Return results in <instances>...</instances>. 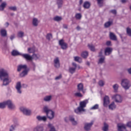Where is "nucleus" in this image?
Wrapping results in <instances>:
<instances>
[{
    "label": "nucleus",
    "mask_w": 131,
    "mask_h": 131,
    "mask_svg": "<svg viewBox=\"0 0 131 131\" xmlns=\"http://www.w3.org/2000/svg\"><path fill=\"white\" fill-rule=\"evenodd\" d=\"M88 103L89 100L88 99L80 102L79 107L75 110V113H77V114H81L82 112H84L85 111L84 108L86 107V104Z\"/></svg>",
    "instance_id": "f257e3e1"
},
{
    "label": "nucleus",
    "mask_w": 131,
    "mask_h": 131,
    "mask_svg": "<svg viewBox=\"0 0 131 131\" xmlns=\"http://www.w3.org/2000/svg\"><path fill=\"white\" fill-rule=\"evenodd\" d=\"M11 55L12 56H13V57H16L17 56H21L24 58V59H26L27 61H32V57L30 56V55L28 54H22L18 50H13L11 52Z\"/></svg>",
    "instance_id": "f03ea898"
},
{
    "label": "nucleus",
    "mask_w": 131,
    "mask_h": 131,
    "mask_svg": "<svg viewBox=\"0 0 131 131\" xmlns=\"http://www.w3.org/2000/svg\"><path fill=\"white\" fill-rule=\"evenodd\" d=\"M22 69H24V71L20 74V77H24L25 76H26L27 75V74L28 73V70L27 69V65L24 64V65H19L17 67V71L18 72H20Z\"/></svg>",
    "instance_id": "7ed1b4c3"
},
{
    "label": "nucleus",
    "mask_w": 131,
    "mask_h": 131,
    "mask_svg": "<svg viewBox=\"0 0 131 131\" xmlns=\"http://www.w3.org/2000/svg\"><path fill=\"white\" fill-rule=\"evenodd\" d=\"M121 85L125 90H128L131 86L130 82L127 79H123L121 81Z\"/></svg>",
    "instance_id": "20e7f679"
},
{
    "label": "nucleus",
    "mask_w": 131,
    "mask_h": 131,
    "mask_svg": "<svg viewBox=\"0 0 131 131\" xmlns=\"http://www.w3.org/2000/svg\"><path fill=\"white\" fill-rule=\"evenodd\" d=\"M112 98L113 100H114L116 103H118V104H120L122 103V101H123L122 97L121 96V95L119 94L114 95L112 97Z\"/></svg>",
    "instance_id": "39448f33"
},
{
    "label": "nucleus",
    "mask_w": 131,
    "mask_h": 131,
    "mask_svg": "<svg viewBox=\"0 0 131 131\" xmlns=\"http://www.w3.org/2000/svg\"><path fill=\"white\" fill-rule=\"evenodd\" d=\"M98 57L99 59L98 61V64L102 65V64H104V63H105V57L103 55V52L102 51V50L99 53Z\"/></svg>",
    "instance_id": "423d86ee"
},
{
    "label": "nucleus",
    "mask_w": 131,
    "mask_h": 131,
    "mask_svg": "<svg viewBox=\"0 0 131 131\" xmlns=\"http://www.w3.org/2000/svg\"><path fill=\"white\" fill-rule=\"evenodd\" d=\"M9 77V74L8 72L6 71V70L4 69H2L0 70V79L3 80V78H5V77Z\"/></svg>",
    "instance_id": "0eeeda50"
},
{
    "label": "nucleus",
    "mask_w": 131,
    "mask_h": 131,
    "mask_svg": "<svg viewBox=\"0 0 131 131\" xmlns=\"http://www.w3.org/2000/svg\"><path fill=\"white\" fill-rule=\"evenodd\" d=\"M59 45L60 46L62 50H66L68 48V44L64 42L63 39L59 40Z\"/></svg>",
    "instance_id": "6e6552de"
},
{
    "label": "nucleus",
    "mask_w": 131,
    "mask_h": 131,
    "mask_svg": "<svg viewBox=\"0 0 131 131\" xmlns=\"http://www.w3.org/2000/svg\"><path fill=\"white\" fill-rule=\"evenodd\" d=\"M20 111L25 114V115H31V111L30 110H28L25 107H21L20 108Z\"/></svg>",
    "instance_id": "1a4fd4ad"
},
{
    "label": "nucleus",
    "mask_w": 131,
    "mask_h": 131,
    "mask_svg": "<svg viewBox=\"0 0 131 131\" xmlns=\"http://www.w3.org/2000/svg\"><path fill=\"white\" fill-rule=\"evenodd\" d=\"M94 124V122L92 121L90 123H85L84 126V129L85 131H90L91 130V128L92 127V125Z\"/></svg>",
    "instance_id": "9d476101"
},
{
    "label": "nucleus",
    "mask_w": 131,
    "mask_h": 131,
    "mask_svg": "<svg viewBox=\"0 0 131 131\" xmlns=\"http://www.w3.org/2000/svg\"><path fill=\"white\" fill-rule=\"evenodd\" d=\"M47 117L50 120L54 119V117H55V113L51 110L49 111L48 113L46 114Z\"/></svg>",
    "instance_id": "9b49d317"
},
{
    "label": "nucleus",
    "mask_w": 131,
    "mask_h": 131,
    "mask_svg": "<svg viewBox=\"0 0 131 131\" xmlns=\"http://www.w3.org/2000/svg\"><path fill=\"white\" fill-rule=\"evenodd\" d=\"M110 103V99L108 96H105L103 98V106L104 107H107L108 104Z\"/></svg>",
    "instance_id": "f8f14e48"
},
{
    "label": "nucleus",
    "mask_w": 131,
    "mask_h": 131,
    "mask_svg": "<svg viewBox=\"0 0 131 131\" xmlns=\"http://www.w3.org/2000/svg\"><path fill=\"white\" fill-rule=\"evenodd\" d=\"M54 64L55 68H60V59L59 57H56L54 59Z\"/></svg>",
    "instance_id": "ddd939ff"
},
{
    "label": "nucleus",
    "mask_w": 131,
    "mask_h": 131,
    "mask_svg": "<svg viewBox=\"0 0 131 131\" xmlns=\"http://www.w3.org/2000/svg\"><path fill=\"white\" fill-rule=\"evenodd\" d=\"M113 50V49L110 47L106 48L104 51V55L105 56H109V55L112 53Z\"/></svg>",
    "instance_id": "4468645a"
},
{
    "label": "nucleus",
    "mask_w": 131,
    "mask_h": 131,
    "mask_svg": "<svg viewBox=\"0 0 131 131\" xmlns=\"http://www.w3.org/2000/svg\"><path fill=\"white\" fill-rule=\"evenodd\" d=\"M77 90L79 91V92H82L83 94H84L85 93V91L83 90V84L82 83H80L77 85Z\"/></svg>",
    "instance_id": "2eb2a0df"
},
{
    "label": "nucleus",
    "mask_w": 131,
    "mask_h": 131,
    "mask_svg": "<svg viewBox=\"0 0 131 131\" xmlns=\"http://www.w3.org/2000/svg\"><path fill=\"white\" fill-rule=\"evenodd\" d=\"M10 82H11V79L9 77H6L3 79V85H8Z\"/></svg>",
    "instance_id": "dca6fc26"
},
{
    "label": "nucleus",
    "mask_w": 131,
    "mask_h": 131,
    "mask_svg": "<svg viewBox=\"0 0 131 131\" xmlns=\"http://www.w3.org/2000/svg\"><path fill=\"white\" fill-rule=\"evenodd\" d=\"M16 89L17 91V93H18V94H21V93H22V92L21 91V88H22V86H21V82H18L16 83V85L15 86Z\"/></svg>",
    "instance_id": "f3484780"
},
{
    "label": "nucleus",
    "mask_w": 131,
    "mask_h": 131,
    "mask_svg": "<svg viewBox=\"0 0 131 131\" xmlns=\"http://www.w3.org/2000/svg\"><path fill=\"white\" fill-rule=\"evenodd\" d=\"M0 34L3 37H6L8 35L7 30L6 29H1L0 31Z\"/></svg>",
    "instance_id": "a211bd4d"
},
{
    "label": "nucleus",
    "mask_w": 131,
    "mask_h": 131,
    "mask_svg": "<svg viewBox=\"0 0 131 131\" xmlns=\"http://www.w3.org/2000/svg\"><path fill=\"white\" fill-rule=\"evenodd\" d=\"M33 131H43V126L39 125L35 127Z\"/></svg>",
    "instance_id": "6ab92c4d"
},
{
    "label": "nucleus",
    "mask_w": 131,
    "mask_h": 131,
    "mask_svg": "<svg viewBox=\"0 0 131 131\" xmlns=\"http://www.w3.org/2000/svg\"><path fill=\"white\" fill-rule=\"evenodd\" d=\"M36 118L39 121H47V117L46 116H38Z\"/></svg>",
    "instance_id": "aec40b11"
},
{
    "label": "nucleus",
    "mask_w": 131,
    "mask_h": 131,
    "mask_svg": "<svg viewBox=\"0 0 131 131\" xmlns=\"http://www.w3.org/2000/svg\"><path fill=\"white\" fill-rule=\"evenodd\" d=\"M56 4L58 9H61L63 7V0H56Z\"/></svg>",
    "instance_id": "412c9836"
},
{
    "label": "nucleus",
    "mask_w": 131,
    "mask_h": 131,
    "mask_svg": "<svg viewBox=\"0 0 131 131\" xmlns=\"http://www.w3.org/2000/svg\"><path fill=\"white\" fill-rule=\"evenodd\" d=\"M118 130L119 131H127L125 128V125L121 124L118 126Z\"/></svg>",
    "instance_id": "4be33fe9"
},
{
    "label": "nucleus",
    "mask_w": 131,
    "mask_h": 131,
    "mask_svg": "<svg viewBox=\"0 0 131 131\" xmlns=\"http://www.w3.org/2000/svg\"><path fill=\"white\" fill-rule=\"evenodd\" d=\"M38 23H39V21H38V19H37V18H34L33 19L32 24L33 26H34L35 27L38 26Z\"/></svg>",
    "instance_id": "5701e85b"
},
{
    "label": "nucleus",
    "mask_w": 131,
    "mask_h": 131,
    "mask_svg": "<svg viewBox=\"0 0 131 131\" xmlns=\"http://www.w3.org/2000/svg\"><path fill=\"white\" fill-rule=\"evenodd\" d=\"M69 119L72 122L73 125H76L77 124V121H75V119H74V117H73V116H70Z\"/></svg>",
    "instance_id": "b1692460"
},
{
    "label": "nucleus",
    "mask_w": 131,
    "mask_h": 131,
    "mask_svg": "<svg viewBox=\"0 0 131 131\" xmlns=\"http://www.w3.org/2000/svg\"><path fill=\"white\" fill-rule=\"evenodd\" d=\"M110 37L112 40H117V37L112 32L110 33Z\"/></svg>",
    "instance_id": "393cba45"
},
{
    "label": "nucleus",
    "mask_w": 131,
    "mask_h": 131,
    "mask_svg": "<svg viewBox=\"0 0 131 131\" xmlns=\"http://www.w3.org/2000/svg\"><path fill=\"white\" fill-rule=\"evenodd\" d=\"M112 24H113V20L107 21L104 24V27L105 28H108V27H110Z\"/></svg>",
    "instance_id": "a878e982"
},
{
    "label": "nucleus",
    "mask_w": 131,
    "mask_h": 131,
    "mask_svg": "<svg viewBox=\"0 0 131 131\" xmlns=\"http://www.w3.org/2000/svg\"><path fill=\"white\" fill-rule=\"evenodd\" d=\"M83 7L84 9H90L91 7V3L88 1L85 2L83 4Z\"/></svg>",
    "instance_id": "bb28decb"
},
{
    "label": "nucleus",
    "mask_w": 131,
    "mask_h": 131,
    "mask_svg": "<svg viewBox=\"0 0 131 131\" xmlns=\"http://www.w3.org/2000/svg\"><path fill=\"white\" fill-rule=\"evenodd\" d=\"M108 108L110 110H114V109L116 108V105H115L114 102H113L110 104V105L108 106Z\"/></svg>",
    "instance_id": "cd10ccee"
},
{
    "label": "nucleus",
    "mask_w": 131,
    "mask_h": 131,
    "mask_svg": "<svg viewBox=\"0 0 131 131\" xmlns=\"http://www.w3.org/2000/svg\"><path fill=\"white\" fill-rule=\"evenodd\" d=\"M51 100H52V96L51 95L47 96L43 98V101H45V102H50V101H51Z\"/></svg>",
    "instance_id": "c85d7f7f"
},
{
    "label": "nucleus",
    "mask_w": 131,
    "mask_h": 131,
    "mask_svg": "<svg viewBox=\"0 0 131 131\" xmlns=\"http://www.w3.org/2000/svg\"><path fill=\"white\" fill-rule=\"evenodd\" d=\"M63 18L61 16H56L53 18L54 21H56V22H60Z\"/></svg>",
    "instance_id": "c756f323"
},
{
    "label": "nucleus",
    "mask_w": 131,
    "mask_h": 131,
    "mask_svg": "<svg viewBox=\"0 0 131 131\" xmlns=\"http://www.w3.org/2000/svg\"><path fill=\"white\" fill-rule=\"evenodd\" d=\"M7 6V3L6 2H3L0 5V11H4L5 7Z\"/></svg>",
    "instance_id": "7c9ffc66"
},
{
    "label": "nucleus",
    "mask_w": 131,
    "mask_h": 131,
    "mask_svg": "<svg viewBox=\"0 0 131 131\" xmlns=\"http://www.w3.org/2000/svg\"><path fill=\"white\" fill-rule=\"evenodd\" d=\"M43 110L46 114L49 112L51 111V110L49 108L48 105H45L43 108Z\"/></svg>",
    "instance_id": "2f4dec72"
},
{
    "label": "nucleus",
    "mask_w": 131,
    "mask_h": 131,
    "mask_svg": "<svg viewBox=\"0 0 131 131\" xmlns=\"http://www.w3.org/2000/svg\"><path fill=\"white\" fill-rule=\"evenodd\" d=\"M89 56V52L88 51L83 52L81 54V57L85 59Z\"/></svg>",
    "instance_id": "473e14b6"
},
{
    "label": "nucleus",
    "mask_w": 131,
    "mask_h": 131,
    "mask_svg": "<svg viewBox=\"0 0 131 131\" xmlns=\"http://www.w3.org/2000/svg\"><path fill=\"white\" fill-rule=\"evenodd\" d=\"M31 57L32 58V60L33 59H34L35 60H37L38 59H39V57H40V56L38 54H33L32 56Z\"/></svg>",
    "instance_id": "72a5a7b5"
},
{
    "label": "nucleus",
    "mask_w": 131,
    "mask_h": 131,
    "mask_svg": "<svg viewBox=\"0 0 131 131\" xmlns=\"http://www.w3.org/2000/svg\"><path fill=\"white\" fill-rule=\"evenodd\" d=\"M108 124L106 123H104V126L102 127V130H103V131H108Z\"/></svg>",
    "instance_id": "f704fd0d"
},
{
    "label": "nucleus",
    "mask_w": 131,
    "mask_h": 131,
    "mask_svg": "<svg viewBox=\"0 0 131 131\" xmlns=\"http://www.w3.org/2000/svg\"><path fill=\"white\" fill-rule=\"evenodd\" d=\"M74 60L76 61V62H78V63H81V58L78 57V56H75L74 57Z\"/></svg>",
    "instance_id": "c9c22d12"
},
{
    "label": "nucleus",
    "mask_w": 131,
    "mask_h": 131,
    "mask_svg": "<svg viewBox=\"0 0 131 131\" xmlns=\"http://www.w3.org/2000/svg\"><path fill=\"white\" fill-rule=\"evenodd\" d=\"M113 88L114 89V92L116 93L117 91L118 90V88H119V85H118V84H115L113 86Z\"/></svg>",
    "instance_id": "e433bc0d"
},
{
    "label": "nucleus",
    "mask_w": 131,
    "mask_h": 131,
    "mask_svg": "<svg viewBox=\"0 0 131 131\" xmlns=\"http://www.w3.org/2000/svg\"><path fill=\"white\" fill-rule=\"evenodd\" d=\"M8 108H9V109L10 110H14V109L16 108V106H15V104H14V103L12 102L10 105L8 106Z\"/></svg>",
    "instance_id": "4c0bfd02"
},
{
    "label": "nucleus",
    "mask_w": 131,
    "mask_h": 131,
    "mask_svg": "<svg viewBox=\"0 0 131 131\" xmlns=\"http://www.w3.org/2000/svg\"><path fill=\"white\" fill-rule=\"evenodd\" d=\"M97 4L99 7H103V4L104 3L103 0H97Z\"/></svg>",
    "instance_id": "58836bf2"
},
{
    "label": "nucleus",
    "mask_w": 131,
    "mask_h": 131,
    "mask_svg": "<svg viewBox=\"0 0 131 131\" xmlns=\"http://www.w3.org/2000/svg\"><path fill=\"white\" fill-rule=\"evenodd\" d=\"M75 70H76V68H69V72L71 73V74H73L74 72H75Z\"/></svg>",
    "instance_id": "ea45409f"
},
{
    "label": "nucleus",
    "mask_w": 131,
    "mask_h": 131,
    "mask_svg": "<svg viewBox=\"0 0 131 131\" xmlns=\"http://www.w3.org/2000/svg\"><path fill=\"white\" fill-rule=\"evenodd\" d=\"M17 36L18 37L22 38L23 36H24V32L22 31H19L17 33Z\"/></svg>",
    "instance_id": "a19ab883"
},
{
    "label": "nucleus",
    "mask_w": 131,
    "mask_h": 131,
    "mask_svg": "<svg viewBox=\"0 0 131 131\" xmlns=\"http://www.w3.org/2000/svg\"><path fill=\"white\" fill-rule=\"evenodd\" d=\"M9 9L14 12L17 11V7L16 6H10L9 7Z\"/></svg>",
    "instance_id": "79ce46f5"
},
{
    "label": "nucleus",
    "mask_w": 131,
    "mask_h": 131,
    "mask_svg": "<svg viewBox=\"0 0 131 131\" xmlns=\"http://www.w3.org/2000/svg\"><path fill=\"white\" fill-rule=\"evenodd\" d=\"M0 108L1 109H4L6 108V102L4 101L2 103H0Z\"/></svg>",
    "instance_id": "37998d69"
},
{
    "label": "nucleus",
    "mask_w": 131,
    "mask_h": 131,
    "mask_svg": "<svg viewBox=\"0 0 131 131\" xmlns=\"http://www.w3.org/2000/svg\"><path fill=\"white\" fill-rule=\"evenodd\" d=\"M88 47L92 52H95V47L93 45H88Z\"/></svg>",
    "instance_id": "c03bdc74"
},
{
    "label": "nucleus",
    "mask_w": 131,
    "mask_h": 131,
    "mask_svg": "<svg viewBox=\"0 0 131 131\" xmlns=\"http://www.w3.org/2000/svg\"><path fill=\"white\" fill-rule=\"evenodd\" d=\"M126 33L129 36L131 37V29L130 28H126Z\"/></svg>",
    "instance_id": "a18cd8bd"
},
{
    "label": "nucleus",
    "mask_w": 131,
    "mask_h": 131,
    "mask_svg": "<svg viewBox=\"0 0 131 131\" xmlns=\"http://www.w3.org/2000/svg\"><path fill=\"white\" fill-rule=\"evenodd\" d=\"M81 14L80 13H77L75 15V18H77L78 20H80L81 19Z\"/></svg>",
    "instance_id": "49530a36"
},
{
    "label": "nucleus",
    "mask_w": 131,
    "mask_h": 131,
    "mask_svg": "<svg viewBox=\"0 0 131 131\" xmlns=\"http://www.w3.org/2000/svg\"><path fill=\"white\" fill-rule=\"evenodd\" d=\"M99 109V104H96L91 108V110H96Z\"/></svg>",
    "instance_id": "de8ad7c7"
},
{
    "label": "nucleus",
    "mask_w": 131,
    "mask_h": 131,
    "mask_svg": "<svg viewBox=\"0 0 131 131\" xmlns=\"http://www.w3.org/2000/svg\"><path fill=\"white\" fill-rule=\"evenodd\" d=\"M13 102H12L11 100H7V101H5V105L6 106H8V107L9 106H10Z\"/></svg>",
    "instance_id": "09e8293b"
},
{
    "label": "nucleus",
    "mask_w": 131,
    "mask_h": 131,
    "mask_svg": "<svg viewBox=\"0 0 131 131\" xmlns=\"http://www.w3.org/2000/svg\"><path fill=\"white\" fill-rule=\"evenodd\" d=\"M75 97H78L79 98H82V94L79 92H77L74 94Z\"/></svg>",
    "instance_id": "8fccbe9b"
},
{
    "label": "nucleus",
    "mask_w": 131,
    "mask_h": 131,
    "mask_svg": "<svg viewBox=\"0 0 131 131\" xmlns=\"http://www.w3.org/2000/svg\"><path fill=\"white\" fill-rule=\"evenodd\" d=\"M28 52H29L30 53H34V52H35V49L33 48H28Z\"/></svg>",
    "instance_id": "3c124183"
},
{
    "label": "nucleus",
    "mask_w": 131,
    "mask_h": 131,
    "mask_svg": "<svg viewBox=\"0 0 131 131\" xmlns=\"http://www.w3.org/2000/svg\"><path fill=\"white\" fill-rule=\"evenodd\" d=\"M98 84L100 86H104V84H105V83L104 82V81L100 80L98 82Z\"/></svg>",
    "instance_id": "603ef678"
},
{
    "label": "nucleus",
    "mask_w": 131,
    "mask_h": 131,
    "mask_svg": "<svg viewBox=\"0 0 131 131\" xmlns=\"http://www.w3.org/2000/svg\"><path fill=\"white\" fill-rule=\"evenodd\" d=\"M52 37H53V36L52 35V34H48L46 36V38L48 40H51V39L52 38Z\"/></svg>",
    "instance_id": "864d4df0"
},
{
    "label": "nucleus",
    "mask_w": 131,
    "mask_h": 131,
    "mask_svg": "<svg viewBox=\"0 0 131 131\" xmlns=\"http://www.w3.org/2000/svg\"><path fill=\"white\" fill-rule=\"evenodd\" d=\"M110 12L114 15H116L117 14V11H116V10H112L110 11Z\"/></svg>",
    "instance_id": "5fc2aeb1"
},
{
    "label": "nucleus",
    "mask_w": 131,
    "mask_h": 131,
    "mask_svg": "<svg viewBox=\"0 0 131 131\" xmlns=\"http://www.w3.org/2000/svg\"><path fill=\"white\" fill-rule=\"evenodd\" d=\"M14 130H15V126H14V125H12L10 126L9 131H14Z\"/></svg>",
    "instance_id": "6e6d98bb"
},
{
    "label": "nucleus",
    "mask_w": 131,
    "mask_h": 131,
    "mask_svg": "<svg viewBox=\"0 0 131 131\" xmlns=\"http://www.w3.org/2000/svg\"><path fill=\"white\" fill-rule=\"evenodd\" d=\"M61 78H62V75H59L55 78V80H59V79H61Z\"/></svg>",
    "instance_id": "4d7b16f0"
},
{
    "label": "nucleus",
    "mask_w": 131,
    "mask_h": 131,
    "mask_svg": "<svg viewBox=\"0 0 131 131\" xmlns=\"http://www.w3.org/2000/svg\"><path fill=\"white\" fill-rule=\"evenodd\" d=\"M10 38L11 40H13V39L14 38H15V34L11 35L10 37Z\"/></svg>",
    "instance_id": "13d9d810"
},
{
    "label": "nucleus",
    "mask_w": 131,
    "mask_h": 131,
    "mask_svg": "<svg viewBox=\"0 0 131 131\" xmlns=\"http://www.w3.org/2000/svg\"><path fill=\"white\" fill-rule=\"evenodd\" d=\"M63 28H64V29H68V25H67L66 24H63Z\"/></svg>",
    "instance_id": "bf43d9fd"
},
{
    "label": "nucleus",
    "mask_w": 131,
    "mask_h": 131,
    "mask_svg": "<svg viewBox=\"0 0 131 131\" xmlns=\"http://www.w3.org/2000/svg\"><path fill=\"white\" fill-rule=\"evenodd\" d=\"M126 125H127V126H128V127H130V128H131V121L127 123Z\"/></svg>",
    "instance_id": "052dcab7"
},
{
    "label": "nucleus",
    "mask_w": 131,
    "mask_h": 131,
    "mask_svg": "<svg viewBox=\"0 0 131 131\" xmlns=\"http://www.w3.org/2000/svg\"><path fill=\"white\" fill-rule=\"evenodd\" d=\"M106 46H111V41H107L106 43Z\"/></svg>",
    "instance_id": "680f3d73"
},
{
    "label": "nucleus",
    "mask_w": 131,
    "mask_h": 131,
    "mask_svg": "<svg viewBox=\"0 0 131 131\" xmlns=\"http://www.w3.org/2000/svg\"><path fill=\"white\" fill-rule=\"evenodd\" d=\"M127 71L128 73L129 74L131 75V68L127 69Z\"/></svg>",
    "instance_id": "e2e57ef3"
},
{
    "label": "nucleus",
    "mask_w": 131,
    "mask_h": 131,
    "mask_svg": "<svg viewBox=\"0 0 131 131\" xmlns=\"http://www.w3.org/2000/svg\"><path fill=\"white\" fill-rule=\"evenodd\" d=\"M122 4H126V3L127 2L126 0H121V1Z\"/></svg>",
    "instance_id": "0e129e2a"
},
{
    "label": "nucleus",
    "mask_w": 131,
    "mask_h": 131,
    "mask_svg": "<svg viewBox=\"0 0 131 131\" xmlns=\"http://www.w3.org/2000/svg\"><path fill=\"white\" fill-rule=\"evenodd\" d=\"M72 65H73V66H74L75 68H76V67H77V64H76V63L73 62Z\"/></svg>",
    "instance_id": "69168bd1"
},
{
    "label": "nucleus",
    "mask_w": 131,
    "mask_h": 131,
    "mask_svg": "<svg viewBox=\"0 0 131 131\" xmlns=\"http://www.w3.org/2000/svg\"><path fill=\"white\" fill-rule=\"evenodd\" d=\"M76 29H77V30L79 31V30H80V29H81V28H80V27H79V26H78L76 27Z\"/></svg>",
    "instance_id": "338daca9"
},
{
    "label": "nucleus",
    "mask_w": 131,
    "mask_h": 131,
    "mask_svg": "<svg viewBox=\"0 0 131 131\" xmlns=\"http://www.w3.org/2000/svg\"><path fill=\"white\" fill-rule=\"evenodd\" d=\"M64 121L66 122H68V118L67 117L64 118Z\"/></svg>",
    "instance_id": "774afa93"
}]
</instances>
